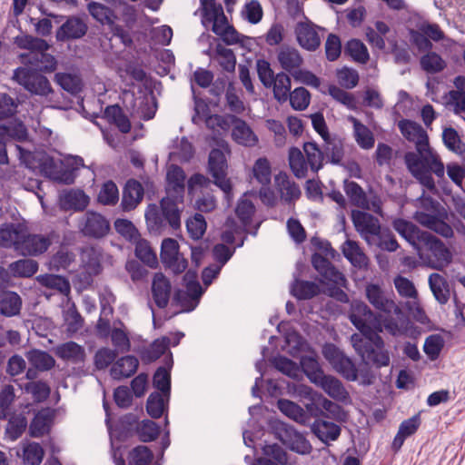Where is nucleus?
<instances>
[{
  "mask_svg": "<svg viewBox=\"0 0 465 465\" xmlns=\"http://www.w3.org/2000/svg\"><path fill=\"white\" fill-rule=\"evenodd\" d=\"M14 44L20 49L29 50L28 54H21L19 55L21 62L28 64V60L34 57L37 51H47L50 47L48 43L42 39L34 37L29 35H20L14 38Z\"/></svg>",
  "mask_w": 465,
  "mask_h": 465,
  "instance_id": "2eb2a0df",
  "label": "nucleus"
},
{
  "mask_svg": "<svg viewBox=\"0 0 465 465\" xmlns=\"http://www.w3.org/2000/svg\"><path fill=\"white\" fill-rule=\"evenodd\" d=\"M87 32V25L79 17H69L57 30L56 39L58 41H67L71 39H79Z\"/></svg>",
  "mask_w": 465,
  "mask_h": 465,
  "instance_id": "4be33fe9",
  "label": "nucleus"
},
{
  "mask_svg": "<svg viewBox=\"0 0 465 465\" xmlns=\"http://www.w3.org/2000/svg\"><path fill=\"white\" fill-rule=\"evenodd\" d=\"M38 264L31 259L18 260L10 264V270L15 275L30 277L37 272Z\"/></svg>",
  "mask_w": 465,
  "mask_h": 465,
  "instance_id": "0e129e2a",
  "label": "nucleus"
},
{
  "mask_svg": "<svg viewBox=\"0 0 465 465\" xmlns=\"http://www.w3.org/2000/svg\"><path fill=\"white\" fill-rule=\"evenodd\" d=\"M303 152L311 171L318 173L323 166L324 154L316 143L307 142L303 144Z\"/></svg>",
  "mask_w": 465,
  "mask_h": 465,
  "instance_id": "a19ab883",
  "label": "nucleus"
},
{
  "mask_svg": "<svg viewBox=\"0 0 465 465\" xmlns=\"http://www.w3.org/2000/svg\"><path fill=\"white\" fill-rule=\"evenodd\" d=\"M78 228L86 237L99 239L110 231L109 221L96 212H86L79 220Z\"/></svg>",
  "mask_w": 465,
  "mask_h": 465,
  "instance_id": "9d476101",
  "label": "nucleus"
},
{
  "mask_svg": "<svg viewBox=\"0 0 465 465\" xmlns=\"http://www.w3.org/2000/svg\"><path fill=\"white\" fill-rule=\"evenodd\" d=\"M364 293L367 301L375 310L385 314L401 313V308L394 301V293L382 284L368 282L365 285Z\"/></svg>",
  "mask_w": 465,
  "mask_h": 465,
  "instance_id": "423d86ee",
  "label": "nucleus"
},
{
  "mask_svg": "<svg viewBox=\"0 0 465 465\" xmlns=\"http://www.w3.org/2000/svg\"><path fill=\"white\" fill-rule=\"evenodd\" d=\"M278 408L284 415L299 423L303 424L307 420V414L303 409L292 401L285 399L279 400Z\"/></svg>",
  "mask_w": 465,
  "mask_h": 465,
  "instance_id": "8fccbe9b",
  "label": "nucleus"
},
{
  "mask_svg": "<svg viewBox=\"0 0 465 465\" xmlns=\"http://www.w3.org/2000/svg\"><path fill=\"white\" fill-rule=\"evenodd\" d=\"M398 127L401 134L416 147V152H409L404 156L408 170L422 186L430 192L435 191L431 173L442 178L445 168L437 153L430 146L427 132L420 124L411 120L400 121Z\"/></svg>",
  "mask_w": 465,
  "mask_h": 465,
  "instance_id": "f03ea898",
  "label": "nucleus"
},
{
  "mask_svg": "<svg viewBox=\"0 0 465 465\" xmlns=\"http://www.w3.org/2000/svg\"><path fill=\"white\" fill-rule=\"evenodd\" d=\"M428 282L436 301L440 304H446L450 299V288L445 277L433 272L430 274Z\"/></svg>",
  "mask_w": 465,
  "mask_h": 465,
  "instance_id": "f704fd0d",
  "label": "nucleus"
},
{
  "mask_svg": "<svg viewBox=\"0 0 465 465\" xmlns=\"http://www.w3.org/2000/svg\"><path fill=\"white\" fill-rule=\"evenodd\" d=\"M277 60L282 68L291 74L296 72L303 63L300 52L296 48L288 45H283L279 49Z\"/></svg>",
  "mask_w": 465,
  "mask_h": 465,
  "instance_id": "a878e982",
  "label": "nucleus"
},
{
  "mask_svg": "<svg viewBox=\"0 0 465 465\" xmlns=\"http://www.w3.org/2000/svg\"><path fill=\"white\" fill-rule=\"evenodd\" d=\"M393 282L398 293L401 297L410 298L413 300L412 302L408 303L409 309L411 311L416 310L418 313H421L422 310L420 308L417 302L418 292L413 282L409 279L400 275L395 277Z\"/></svg>",
  "mask_w": 465,
  "mask_h": 465,
  "instance_id": "473e14b6",
  "label": "nucleus"
},
{
  "mask_svg": "<svg viewBox=\"0 0 465 465\" xmlns=\"http://www.w3.org/2000/svg\"><path fill=\"white\" fill-rule=\"evenodd\" d=\"M289 165L299 179L305 178L310 168L302 152L296 147H292L289 151Z\"/></svg>",
  "mask_w": 465,
  "mask_h": 465,
  "instance_id": "c03bdc74",
  "label": "nucleus"
},
{
  "mask_svg": "<svg viewBox=\"0 0 465 465\" xmlns=\"http://www.w3.org/2000/svg\"><path fill=\"white\" fill-rule=\"evenodd\" d=\"M345 53L361 64H366L370 58L367 47L358 39H351L346 44Z\"/></svg>",
  "mask_w": 465,
  "mask_h": 465,
  "instance_id": "864d4df0",
  "label": "nucleus"
},
{
  "mask_svg": "<svg viewBox=\"0 0 465 465\" xmlns=\"http://www.w3.org/2000/svg\"><path fill=\"white\" fill-rule=\"evenodd\" d=\"M416 252L424 264L434 270H442L452 262V252L450 248L430 232L425 235Z\"/></svg>",
  "mask_w": 465,
  "mask_h": 465,
  "instance_id": "39448f33",
  "label": "nucleus"
},
{
  "mask_svg": "<svg viewBox=\"0 0 465 465\" xmlns=\"http://www.w3.org/2000/svg\"><path fill=\"white\" fill-rule=\"evenodd\" d=\"M288 98L294 110L302 111L310 104L311 94L304 87H298L289 93Z\"/></svg>",
  "mask_w": 465,
  "mask_h": 465,
  "instance_id": "69168bd1",
  "label": "nucleus"
},
{
  "mask_svg": "<svg viewBox=\"0 0 465 465\" xmlns=\"http://www.w3.org/2000/svg\"><path fill=\"white\" fill-rule=\"evenodd\" d=\"M60 206L64 211H82L89 203V197L81 190H70L60 196Z\"/></svg>",
  "mask_w": 465,
  "mask_h": 465,
  "instance_id": "c756f323",
  "label": "nucleus"
},
{
  "mask_svg": "<svg viewBox=\"0 0 465 465\" xmlns=\"http://www.w3.org/2000/svg\"><path fill=\"white\" fill-rule=\"evenodd\" d=\"M414 219L422 226L435 232L444 238H451L454 235L452 227L436 215L418 211L414 214Z\"/></svg>",
  "mask_w": 465,
  "mask_h": 465,
  "instance_id": "aec40b11",
  "label": "nucleus"
},
{
  "mask_svg": "<svg viewBox=\"0 0 465 465\" xmlns=\"http://www.w3.org/2000/svg\"><path fill=\"white\" fill-rule=\"evenodd\" d=\"M162 262L175 274L181 273L187 268L186 259L179 252V244L176 240L166 238L161 246Z\"/></svg>",
  "mask_w": 465,
  "mask_h": 465,
  "instance_id": "9b49d317",
  "label": "nucleus"
},
{
  "mask_svg": "<svg viewBox=\"0 0 465 465\" xmlns=\"http://www.w3.org/2000/svg\"><path fill=\"white\" fill-rule=\"evenodd\" d=\"M22 301L14 292H6L0 295V313L11 317L20 312Z\"/></svg>",
  "mask_w": 465,
  "mask_h": 465,
  "instance_id": "79ce46f5",
  "label": "nucleus"
},
{
  "mask_svg": "<svg viewBox=\"0 0 465 465\" xmlns=\"http://www.w3.org/2000/svg\"><path fill=\"white\" fill-rule=\"evenodd\" d=\"M136 430L139 439L143 442L155 440L160 433L159 426L150 420H144L140 422Z\"/></svg>",
  "mask_w": 465,
  "mask_h": 465,
  "instance_id": "774afa93",
  "label": "nucleus"
},
{
  "mask_svg": "<svg viewBox=\"0 0 465 465\" xmlns=\"http://www.w3.org/2000/svg\"><path fill=\"white\" fill-rule=\"evenodd\" d=\"M183 199H175L172 196L163 198L160 205L161 211L155 206L149 209L145 213L148 226L153 231H160L167 224L173 230L181 226V209L178 206Z\"/></svg>",
  "mask_w": 465,
  "mask_h": 465,
  "instance_id": "20e7f679",
  "label": "nucleus"
},
{
  "mask_svg": "<svg viewBox=\"0 0 465 465\" xmlns=\"http://www.w3.org/2000/svg\"><path fill=\"white\" fill-rule=\"evenodd\" d=\"M82 261L90 273L97 274L101 271V253L95 248H86L82 252Z\"/></svg>",
  "mask_w": 465,
  "mask_h": 465,
  "instance_id": "052dcab7",
  "label": "nucleus"
},
{
  "mask_svg": "<svg viewBox=\"0 0 465 465\" xmlns=\"http://www.w3.org/2000/svg\"><path fill=\"white\" fill-rule=\"evenodd\" d=\"M292 81L290 76L284 72L276 74L272 83L273 96L279 103H284L288 100V94L291 92Z\"/></svg>",
  "mask_w": 465,
  "mask_h": 465,
  "instance_id": "37998d69",
  "label": "nucleus"
},
{
  "mask_svg": "<svg viewBox=\"0 0 465 465\" xmlns=\"http://www.w3.org/2000/svg\"><path fill=\"white\" fill-rule=\"evenodd\" d=\"M393 229L405 239L415 250H417L428 232L420 230L414 223L407 220L398 218L392 222Z\"/></svg>",
  "mask_w": 465,
  "mask_h": 465,
  "instance_id": "4468645a",
  "label": "nucleus"
},
{
  "mask_svg": "<svg viewBox=\"0 0 465 465\" xmlns=\"http://www.w3.org/2000/svg\"><path fill=\"white\" fill-rule=\"evenodd\" d=\"M341 251L344 257L354 266L359 269L366 268L368 265V257L360 247L359 243L352 240H346Z\"/></svg>",
  "mask_w": 465,
  "mask_h": 465,
  "instance_id": "7c9ffc66",
  "label": "nucleus"
},
{
  "mask_svg": "<svg viewBox=\"0 0 465 465\" xmlns=\"http://www.w3.org/2000/svg\"><path fill=\"white\" fill-rule=\"evenodd\" d=\"M54 78L56 83L68 93L77 94L82 89V81L77 75L58 73L55 74Z\"/></svg>",
  "mask_w": 465,
  "mask_h": 465,
  "instance_id": "13d9d810",
  "label": "nucleus"
},
{
  "mask_svg": "<svg viewBox=\"0 0 465 465\" xmlns=\"http://www.w3.org/2000/svg\"><path fill=\"white\" fill-rule=\"evenodd\" d=\"M312 432L324 443L336 440L341 435V427L324 420H316L312 426Z\"/></svg>",
  "mask_w": 465,
  "mask_h": 465,
  "instance_id": "2f4dec72",
  "label": "nucleus"
},
{
  "mask_svg": "<svg viewBox=\"0 0 465 465\" xmlns=\"http://www.w3.org/2000/svg\"><path fill=\"white\" fill-rule=\"evenodd\" d=\"M139 361L136 357L128 355L117 360L110 370V374L114 380L129 378L134 375L138 368Z\"/></svg>",
  "mask_w": 465,
  "mask_h": 465,
  "instance_id": "c85d7f7f",
  "label": "nucleus"
},
{
  "mask_svg": "<svg viewBox=\"0 0 465 465\" xmlns=\"http://www.w3.org/2000/svg\"><path fill=\"white\" fill-rule=\"evenodd\" d=\"M199 11L202 25L220 36L227 45L242 42L243 36L230 25L220 3L215 0H200Z\"/></svg>",
  "mask_w": 465,
  "mask_h": 465,
  "instance_id": "7ed1b4c3",
  "label": "nucleus"
},
{
  "mask_svg": "<svg viewBox=\"0 0 465 465\" xmlns=\"http://www.w3.org/2000/svg\"><path fill=\"white\" fill-rule=\"evenodd\" d=\"M51 416L47 411H39L33 419L30 426L29 432L32 437L38 438L50 430Z\"/></svg>",
  "mask_w": 465,
  "mask_h": 465,
  "instance_id": "09e8293b",
  "label": "nucleus"
},
{
  "mask_svg": "<svg viewBox=\"0 0 465 465\" xmlns=\"http://www.w3.org/2000/svg\"><path fill=\"white\" fill-rule=\"evenodd\" d=\"M39 282L48 288L57 290L63 294L70 292L69 282L60 275L45 274L38 278Z\"/></svg>",
  "mask_w": 465,
  "mask_h": 465,
  "instance_id": "6e6d98bb",
  "label": "nucleus"
},
{
  "mask_svg": "<svg viewBox=\"0 0 465 465\" xmlns=\"http://www.w3.org/2000/svg\"><path fill=\"white\" fill-rule=\"evenodd\" d=\"M344 192L354 206L378 214L381 213V198L373 193L368 195L356 182L345 181Z\"/></svg>",
  "mask_w": 465,
  "mask_h": 465,
  "instance_id": "6e6552de",
  "label": "nucleus"
},
{
  "mask_svg": "<svg viewBox=\"0 0 465 465\" xmlns=\"http://www.w3.org/2000/svg\"><path fill=\"white\" fill-rule=\"evenodd\" d=\"M52 243L49 235L29 234L24 231L17 252L24 255H38L45 252Z\"/></svg>",
  "mask_w": 465,
  "mask_h": 465,
  "instance_id": "ddd939ff",
  "label": "nucleus"
},
{
  "mask_svg": "<svg viewBox=\"0 0 465 465\" xmlns=\"http://www.w3.org/2000/svg\"><path fill=\"white\" fill-rule=\"evenodd\" d=\"M332 367L348 381H356L358 378V371L354 363L344 354H342Z\"/></svg>",
  "mask_w": 465,
  "mask_h": 465,
  "instance_id": "e2e57ef3",
  "label": "nucleus"
},
{
  "mask_svg": "<svg viewBox=\"0 0 465 465\" xmlns=\"http://www.w3.org/2000/svg\"><path fill=\"white\" fill-rule=\"evenodd\" d=\"M351 220L356 231L369 245L377 239L382 229L378 218L363 211L353 210Z\"/></svg>",
  "mask_w": 465,
  "mask_h": 465,
  "instance_id": "1a4fd4ad",
  "label": "nucleus"
},
{
  "mask_svg": "<svg viewBox=\"0 0 465 465\" xmlns=\"http://www.w3.org/2000/svg\"><path fill=\"white\" fill-rule=\"evenodd\" d=\"M232 125V137L238 144L252 147L258 143V137L247 123L234 115L229 117Z\"/></svg>",
  "mask_w": 465,
  "mask_h": 465,
  "instance_id": "f3484780",
  "label": "nucleus"
},
{
  "mask_svg": "<svg viewBox=\"0 0 465 465\" xmlns=\"http://www.w3.org/2000/svg\"><path fill=\"white\" fill-rule=\"evenodd\" d=\"M12 78L32 94L45 96L53 92L50 83L45 76L28 68H16Z\"/></svg>",
  "mask_w": 465,
  "mask_h": 465,
  "instance_id": "0eeeda50",
  "label": "nucleus"
},
{
  "mask_svg": "<svg viewBox=\"0 0 465 465\" xmlns=\"http://www.w3.org/2000/svg\"><path fill=\"white\" fill-rule=\"evenodd\" d=\"M166 180L167 196H172L175 199H183L185 188V173L183 170L178 165H170L167 171Z\"/></svg>",
  "mask_w": 465,
  "mask_h": 465,
  "instance_id": "412c9836",
  "label": "nucleus"
},
{
  "mask_svg": "<svg viewBox=\"0 0 465 465\" xmlns=\"http://www.w3.org/2000/svg\"><path fill=\"white\" fill-rule=\"evenodd\" d=\"M132 242L135 245L134 252L138 259L150 267H154L157 264L156 255L146 240L142 239L139 235L138 239Z\"/></svg>",
  "mask_w": 465,
  "mask_h": 465,
  "instance_id": "de8ad7c7",
  "label": "nucleus"
},
{
  "mask_svg": "<svg viewBox=\"0 0 465 465\" xmlns=\"http://www.w3.org/2000/svg\"><path fill=\"white\" fill-rule=\"evenodd\" d=\"M275 187L282 201L291 204L295 203L302 194L299 185L290 179L285 173H279L274 177Z\"/></svg>",
  "mask_w": 465,
  "mask_h": 465,
  "instance_id": "a211bd4d",
  "label": "nucleus"
},
{
  "mask_svg": "<svg viewBox=\"0 0 465 465\" xmlns=\"http://www.w3.org/2000/svg\"><path fill=\"white\" fill-rule=\"evenodd\" d=\"M350 320L360 331L351 337V344L366 364L378 368L388 366L390 355L384 348V341L379 335L382 331L381 316L375 313L365 302H354L351 304Z\"/></svg>",
  "mask_w": 465,
  "mask_h": 465,
  "instance_id": "f257e3e1",
  "label": "nucleus"
},
{
  "mask_svg": "<svg viewBox=\"0 0 465 465\" xmlns=\"http://www.w3.org/2000/svg\"><path fill=\"white\" fill-rule=\"evenodd\" d=\"M143 197V187L135 180H129L123 192L122 208L124 211H132L140 203Z\"/></svg>",
  "mask_w": 465,
  "mask_h": 465,
  "instance_id": "cd10ccee",
  "label": "nucleus"
},
{
  "mask_svg": "<svg viewBox=\"0 0 465 465\" xmlns=\"http://www.w3.org/2000/svg\"><path fill=\"white\" fill-rule=\"evenodd\" d=\"M320 286L310 281L296 279L291 285V293L299 300H309L318 295Z\"/></svg>",
  "mask_w": 465,
  "mask_h": 465,
  "instance_id": "58836bf2",
  "label": "nucleus"
},
{
  "mask_svg": "<svg viewBox=\"0 0 465 465\" xmlns=\"http://www.w3.org/2000/svg\"><path fill=\"white\" fill-rule=\"evenodd\" d=\"M323 154L331 163H340L343 158L344 151L341 140L336 138H324Z\"/></svg>",
  "mask_w": 465,
  "mask_h": 465,
  "instance_id": "49530a36",
  "label": "nucleus"
},
{
  "mask_svg": "<svg viewBox=\"0 0 465 465\" xmlns=\"http://www.w3.org/2000/svg\"><path fill=\"white\" fill-rule=\"evenodd\" d=\"M252 174L260 184L269 185L272 180V168L268 159L265 157L257 159L252 167Z\"/></svg>",
  "mask_w": 465,
  "mask_h": 465,
  "instance_id": "3c124183",
  "label": "nucleus"
},
{
  "mask_svg": "<svg viewBox=\"0 0 465 465\" xmlns=\"http://www.w3.org/2000/svg\"><path fill=\"white\" fill-rule=\"evenodd\" d=\"M53 351L59 359L74 364L84 362L85 359L84 347L72 341L58 344Z\"/></svg>",
  "mask_w": 465,
  "mask_h": 465,
  "instance_id": "393cba45",
  "label": "nucleus"
},
{
  "mask_svg": "<svg viewBox=\"0 0 465 465\" xmlns=\"http://www.w3.org/2000/svg\"><path fill=\"white\" fill-rule=\"evenodd\" d=\"M377 246L383 251L394 252L399 248V243L392 232L388 229H381L377 239L371 242L370 246Z\"/></svg>",
  "mask_w": 465,
  "mask_h": 465,
  "instance_id": "680f3d73",
  "label": "nucleus"
},
{
  "mask_svg": "<svg viewBox=\"0 0 465 465\" xmlns=\"http://www.w3.org/2000/svg\"><path fill=\"white\" fill-rule=\"evenodd\" d=\"M318 378L313 377L315 384L320 386L330 397L338 401L347 398L348 392L337 378L325 374H318Z\"/></svg>",
  "mask_w": 465,
  "mask_h": 465,
  "instance_id": "bb28decb",
  "label": "nucleus"
},
{
  "mask_svg": "<svg viewBox=\"0 0 465 465\" xmlns=\"http://www.w3.org/2000/svg\"><path fill=\"white\" fill-rule=\"evenodd\" d=\"M444 145L451 152L461 154L465 151L464 143L461 142L458 132L452 127H446L442 132Z\"/></svg>",
  "mask_w": 465,
  "mask_h": 465,
  "instance_id": "5fc2aeb1",
  "label": "nucleus"
},
{
  "mask_svg": "<svg viewBox=\"0 0 465 465\" xmlns=\"http://www.w3.org/2000/svg\"><path fill=\"white\" fill-rule=\"evenodd\" d=\"M171 289L169 280L162 272L154 274L152 282V295L157 307L163 309L168 305Z\"/></svg>",
  "mask_w": 465,
  "mask_h": 465,
  "instance_id": "5701e85b",
  "label": "nucleus"
},
{
  "mask_svg": "<svg viewBox=\"0 0 465 465\" xmlns=\"http://www.w3.org/2000/svg\"><path fill=\"white\" fill-rule=\"evenodd\" d=\"M44 458V450L39 443H27L23 449L24 462L29 465H39Z\"/></svg>",
  "mask_w": 465,
  "mask_h": 465,
  "instance_id": "338daca9",
  "label": "nucleus"
},
{
  "mask_svg": "<svg viewBox=\"0 0 465 465\" xmlns=\"http://www.w3.org/2000/svg\"><path fill=\"white\" fill-rule=\"evenodd\" d=\"M87 8L97 22L108 25L114 35H119L122 33L121 26L115 24L117 16L114 10L98 2L89 3Z\"/></svg>",
  "mask_w": 465,
  "mask_h": 465,
  "instance_id": "6ab92c4d",
  "label": "nucleus"
},
{
  "mask_svg": "<svg viewBox=\"0 0 465 465\" xmlns=\"http://www.w3.org/2000/svg\"><path fill=\"white\" fill-rule=\"evenodd\" d=\"M152 450L143 445L134 448L128 454V465H149L153 460Z\"/></svg>",
  "mask_w": 465,
  "mask_h": 465,
  "instance_id": "4d7b16f0",
  "label": "nucleus"
},
{
  "mask_svg": "<svg viewBox=\"0 0 465 465\" xmlns=\"http://www.w3.org/2000/svg\"><path fill=\"white\" fill-rule=\"evenodd\" d=\"M27 427L26 418L23 415H15L9 419L5 428V437L15 441L22 436Z\"/></svg>",
  "mask_w": 465,
  "mask_h": 465,
  "instance_id": "603ef678",
  "label": "nucleus"
},
{
  "mask_svg": "<svg viewBox=\"0 0 465 465\" xmlns=\"http://www.w3.org/2000/svg\"><path fill=\"white\" fill-rule=\"evenodd\" d=\"M119 200V191L116 184L107 181L103 184L98 193V202L104 205H114Z\"/></svg>",
  "mask_w": 465,
  "mask_h": 465,
  "instance_id": "bf43d9fd",
  "label": "nucleus"
},
{
  "mask_svg": "<svg viewBox=\"0 0 465 465\" xmlns=\"http://www.w3.org/2000/svg\"><path fill=\"white\" fill-rule=\"evenodd\" d=\"M203 294V289L199 282H190L186 285V291H178L174 299L181 304L183 311L191 312L195 309Z\"/></svg>",
  "mask_w": 465,
  "mask_h": 465,
  "instance_id": "b1692460",
  "label": "nucleus"
},
{
  "mask_svg": "<svg viewBox=\"0 0 465 465\" xmlns=\"http://www.w3.org/2000/svg\"><path fill=\"white\" fill-rule=\"evenodd\" d=\"M282 440L297 453L307 454L312 450V445L305 437L291 427L284 429V435L282 436Z\"/></svg>",
  "mask_w": 465,
  "mask_h": 465,
  "instance_id": "72a5a7b5",
  "label": "nucleus"
},
{
  "mask_svg": "<svg viewBox=\"0 0 465 465\" xmlns=\"http://www.w3.org/2000/svg\"><path fill=\"white\" fill-rule=\"evenodd\" d=\"M348 120L353 125V135L358 145L362 149L372 148L375 139L371 131L354 116H349Z\"/></svg>",
  "mask_w": 465,
  "mask_h": 465,
  "instance_id": "e433bc0d",
  "label": "nucleus"
},
{
  "mask_svg": "<svg viewBox=\"0 0 465 465\" xmlns=\"http://www.w3.org/2000/svg\"><path fill=\"white\" fill-rule=\"evenodd\" d=\"M104 117L117 126L120 132L127 134L131 130V123L128 117L124 114L123 109L117 105H109L104 110Z\"/></svg>",
  "mask_w": 465,
  "mask_h": 465,
  "instance_id": "4c0bfd02",
  "label": "nucleus"
},
{
  "mask_svg": "<svg viewBox=\"0 0 465 465\" xmlns=\"http://www.w3.org/2000/svg\"><path fill=\"white\" fill-rule=\"evenodd\" d=\"M226 161L223 153L219 149H213L209 154V170L214 179V183L226 194L232 190V184L226 179Z\"/></svg>",
  "mask_w": 465,
  "mask_h": 465,
  "instance_id": "f8f14e48",
  "label": "nucleus"
},
{
  "mask_svg": "<svg viewBox=\"0 0 465 465\" xmlns=\"http://www.w3.org/2000/svg\"><path fill=\"white\" fill-rule=\"evenodd\" d=\"M24 230L14 223H5L0 227V245L5 248L14 247L17 251Z\"/></svg>",
  "mask_w": 465,
  "mask_h": 465,
  "instance_id": "c9c22d12",
  "label": "nucleus"
},
{
  "mask_svg": "<svg viewBox=\"0 0 465 465\" xmlns=\"http://www.w3.org/2000/svg\"><path fill=\"white\" fill-rule=\"evenodd\" d=\"M298 44L308 51H315L321 45V38L310 22H299L295 26Z\"/></svg>",
  "mask_w": 465,
  "mask_h": 465,
  "instance_id": "dca6fc26",
  "label": "nucleus"
},
{
  "mask_svg": "<svg viewBox=\"0 0 465 465\" xmlns=\"http://www.w3.org/2000/svg\"><path fill=\"white\" fill-rule=\"evenodd\" d=\"M26 358L30 364L39 371H49L55 364L54 357L41 350L34 349L27 351Z\"/></svg>",
  "mask_w": 465,
  "mask_h": 465,
  "instance_id": "a18cd8bd",
  "label": "nucleus"
},
{
  "mask_svg": "<svg viewBox=\"0 0 465 465\" xmlns=\"http://www.w3.org/2000/svg\"><path fill=\"white\" fill-rule=\"evenodd\" d=\"M43 172L52 180L70 184L74 183V175L72 171H63L61 166H57L52 159L46 160L43 164Z\"/></svg>",
  "mask_w": 465,
  "mask_h": 465,
  "instance_id": "ea45409f",
  "label": "nucleus"
}]
</instances>
